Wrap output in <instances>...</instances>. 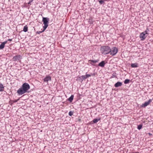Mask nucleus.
Wrapping results in <instances>:
<instances>
[{"mask_svg": "<svg viewBox=\"0 0 153 153\" xmlns=\"http://www.w3.org/2000/svg\"><path fill=\"white\" fill-rule=\"evenodd\" d=\"M30 86L27 83L23 84L21 88L17 91V93L19 95H21L27 92V91L30 89Z\"/></svg>", "mask_w": 153, "mask_h": 153, "instance_id": "nucleus-1", "label": "nucleus"}, {"mask_svg": "<svg viewBox=\"0 0 153 153\" xmlns=\"http://www.w3.org/2000/svg\"><path fill=\"white\" fill-rule=\"evenodd\" d=\"M101 52L104 55L109 53L110 48L108 46H103L100 47Z\"/></svg>", "mask_w": 153, "mask_h": 153, "instance_id": "nucleus-2", "label": "nucleus"}, {"mask_svg": "<svg viewBox=\"0 0 153 153\" xmlns=\"http://www.w3.org/2000/svg\"><path fill=\"white\" fill-rule=\"evenodd\" d=\"M49 19L48 18L43 17L42 21L44 26H43V28H44V30H45L46 28L48 26V23Z\"/></svg>", "mask_w": 153, "mask_h": 153, "instance_id": "nucleus-3", "label": "nucleus"}, {"mask_svg": "<svg viewBox=\"0 0 153 153\" xmlns=\"http://www.w3.org/2000/svg\"><path fill=\"white\" fill-rule=\"evenodd\" d=\"M118 51V48L116 47H114L110 48L109 53L111 56H113L115 55L117 53Z\"/></svg>", "mask_w": 153, "mask_h": 153, "instance_id": "nucleus-4", "label": "nucleus"}, {"mask_svg": "<svg viewBox=\"0 0 153 153\" xmlns=\"http://www.w3.org/2000/svg\"><path fill=\"white\" fill-rule=\"evenodd\" d=\"M146 34H148V33H147L146 30L142 32L140 34V38L141 40L143 41L145 39L147 36H146Z\"/></svg>", "mask_w": 153, "mask_h": 153, "instance_id": "nucleus-5", "label": "nucleus"}, {"mask_svg": "<svg viewBox=\"0 0 153 153\" xmlns=\"http://www.w3.org/2000/svg\"><path fill=\"white\" fill-rule=\"evenodd\" d=\"M99 61V60L98 59L96 60H89L88 61V64H89L93 66H96V63L98 62Z\"/></svg>", "mask_w": 153, "mask_h": 153, "instance_id": "nucleus-6", "label": "nucleus"}, {"mask_svg": "<svg viewBox=\"0 0 153 153\" xmlns=\"http://www.w3.org/2000/svg\"><path fill=\"white\" fill-rule=\"evenodd\" d=\"M20 55H16L14 56L12 59L14 61H16L17 60H19L20 59Z\"/></svg>", "mask_w": 153, "mask_h": 153, "instance_id": "nucleus-7", "label": "nucleus"}, {"mask_svg": "<svg viewBox=\"0 0 153 153\" xmlns=\"http://www.w3.org/2000/svg\"><path fill=\"white\" fill-rule=\"evenodd\" d=\"M51 80V77L50 76H47L44 79V81L45 82H48V81Z\"/></svg>", "mask_w": 153, "mask_h": 153, "instance_id": "nucleus-8", "label": "nucleus"}, {"mask_svg": "<svg viewBox=\"0 0 153 153\" xmlns=\"http://www.w3.org/2000/svg\"><path fill=\"white\" fill-rule=\"evenodd\" d=\"M122 85V83L121 82H118L114 84V86L115 87H118L121 86Z\"/></svg>", "mask_w": 153, "mask_h": 153, "instance_id": "nucleus-9", "label": "nucleus"}, {"mask_svg": "<svg viewBox=\"0 0 153 153\" xmlns=\"http://www.w3.org/2000/svg\"><path fill=\"white\" fill-rule=\"evenodd\" d=\"M105 64L106 63L105 62V61H103L99 64L98 66L103 67L104 66Z\"/></svg>", "mask_w": 153, "mask_h": 153, "instance_id": "nucleus-10", "label": "nucleus"}, {"mask_svg": "<svg viewBox=\"0 0 153 153\" xmlns=\"http://www.w3.org/2000/svg\"><path fill=\"white\" fill-rule=\"evenodd\" d=\"M19 98L17 100H10L9 102V103L11 105H12L14 103L17 102L19 100Z\"/></svg>", "mask_w": 153, "mask_h": 153, "instance_id": "nucleus-11", "label": "nucleus"}, {"mask_svg": "<svg viewBox=\"0 0 153 153\" xmlns=\"http://www.w3.org/2000/svg\"><path fill=\"white\" fill-rule=\"evenodd\" d=\"M4 91V87L2 83H0V91L2 92Z\"/></svg>", "mask_w": 153, "mask_h": 153, "instance_id": "nucleus-12", "label": "nucleus"}, {"mask_svg": "<svg viewBox=\"0 0 153 153\" xmlns=\"http://www.w3.org/2000/svg\"><path fill=\"white\" fill-rule=\"evenodd\" d=\"M74 97V95H71V96L68 99V101H69L70 102H71L73 100Z\"/></svg>", "mask_w": 153, "mask_h": 153, "instance_id": "nucleus-13", "label": "nucleus"}, {"mask_svg": "<svg viewBox=\"0 0 153 153\" xmlns=\"http://www.w3.org/2000/svg\"><path fill=\"white\" fill-rule=\"evenodd\" d=\"M28 30V27L27 25L25 26L23 28V31L25 32H26Z\"/></svg>", "mask_w": 153, "mask_h": 153, "instance_id": "nucleus-14", "label": "nucleus"}, {"mask_svg": "<svg viewBox=\"0 0 153 153\" xmlns=\"http://www.w3.org/2000/svg\"><path fill=\"white\" fill-rule=\"evenodd\" d=\"M100 120V118L98 119H94L93 120V122L94 123H96L99 120Z\"/></svg>", "mask_w": 153, "mask_h": 153, "instance_id": "nucleus-15", "label": "nucleus"}, {"mask_svg": "<svg viewBox=\"0 0 153 153\" xmlns=\"http://www.w3.org/2000/svg\"><path fill=\"white\" fill-rule=\"evenodd\" d=\"M5 45L2 42L1 44L0 45V49H3Z\"/></svg>", "mask_w": 153, "mask_h": 153, "instance_id": "nucleus-16", "label": "nucleus"}, {"mask_svg": "<svg viewBox=\"0 0 153 153\" xmlns=\"http://www.w3.org/2000/svg\"><path fill=\"white\" fill-rule=\"evenodd\" d=\"M149 104L148 102H145L142 105V107H145Z\"/></svg>", "mask_w": 153, "mask_h": 153, "instance_id": "nucleus-17", "label": "nucleus"}, {"mask_svg": "<svg viewBox=\"0 0 153 153\" xmlns=\"http://www.w3.org/2000/svg\"><path fill=\"white\" fill-rule=\"evenodd\" d=\"M130 80L128 79H126L124 81V83L125 84H128Z\"/></svg>", "mask_w": 153, "mask_h": 153, "instance_id": "nucleus-18", "label": "nucleus"}, {"mask_svg": "<svg viewBox=\"0 0 153 153\" xmlns=\"http://www.w3.org/2000/svg\"><path fill=\"white\" fill-rule=\"evenodd\" d=\"M105 1V0H99V1L100 4H102L104 3V1Z\"/></svg>", "mask_w": 153, "mask_h": 153, "instance_id": "nucleus-19", "label": "nucleus"}, {"mask_svg": "<svg viewBox=\"0 0 153 153\" xmlns=\"http://www.w3.org/2000/svg\"><path fill=\"white\" fill-rule=\"evenodd\" d=\"M45 30H44V28H43V30L42 31H39L36 32V33L40 34L42 32H43Z\"/></svg>", "mask_w": 153, "mask_h": 153, "instance_id": "nucleus-20", "label": "nucleus"}, {"mask_svg": "<svg viewBox=\"0 0 153 153\" xmlns=\"http://www.w3.org/2000/svg\"><path fill=\"white\" fill-rule=\"evenodd\" d=\"M81 77H82V79L84 80L87 78V77H86L85 75H82V76H81Z\"/></svg>", "mask_w": 153, "mask_h": 153, "instance_id": "nucleus-21", "label": "nucleus"}, {"mask_svg": "<svg viewBox=\"0 0 153 153\" xmlns=\"http://www.w3.org/2000/svg\"><path fill=\"white\" fill-rule=\"evenodd\" d=\"M142 127V125H139L138 126L137 128L138 129L140 130L141 129Z\"/></svg>", "mask_w": 153, "mask_h": 153, "instance_id": "nucleus-22", "label": "nucleus"}, {"mask_svg": "<svg viewBox=\"0 0 153 153\" xmlns=\"http://www.w3.org/2000/svg\"><path fill=\"white\" fill-rule=\"evenodd\" d=\"M73 112L72 111H70L69 112L68 114L70 116H72L73 115Z\"/></svg>", "mask_w": 153, "mask_h": 153, "instance_id": "nucleus-23", "label": "nucleus"}, {"mask_svg": "<svg viewBox=\"0 0 153 153\" xmlns=\"http://www.w3.org/2000/svg\"><path fill=\"white\" fill-rule=\"evenodd\" d=\"M87 78L91 76V75L89 74H86L85 75Z\"/></svg>", "mask_w": 153, "mask_h": 153, "instance_id": "nucleus-24", "label": "nucleus"}, {"mask_svg": "<svg viewBox=\"0 0 153 153\" xmlns=\"http://www.w3.org/2000/svg\"><path fill=\"white\" fill-rule=\"evenodd\" d=\"M152 102V100L151 99H149L148 101L147 102H148L149 104L150 103Z\"/></svg>", "mask_w": 153, "mask_h": 153, "instance_id": "nucleus-25", "label": "nucleus"}, {"mask_svg": "<svg viewBox=\"0 0 153 153\" xmlns=\"http://www.w3.org/2000/svg\"><path fill=\"white\" fill-rule=\"evenodd\" d=\"M33 1V0L30 1L28 3V4H30Z\"/></svg>", "mask_w": 153, "mask_h": 153, "instance_id": "nucleus-26", "label": "nucleus"}, {"mask_svg": "<svg viewBox=\"0 0 153 153\" xmlns=\"http://www.w3.org/2000/svg\"><path fill=\"white\" fill-rule=\"evenodd\" d=\"M7 42V41H4L3 42V43L4 44V45H5V44H6Z\"/></svg>", "mask_w": 153, "mask_h": 153, "instance_id": "nucleus-27", "label": "nucleus"}, {"mask_svg": "<svg viewBox=\"0 0 153 153\" xmlns=\"http://www.w3.org/2000/svg\"><path fill=\"white\" fill-rule=\"evenodd\" d=\"M148 134L150 137H151L152 135V134L150 133H149Z\"/></svg>", "mask_w": 153, "mask_h": 153, "instance_id": "nucleus-28", "label": "nucleus"}, {"mask_svg": "<svg viewBox=\"0 0 153 153\" xmlns=\"http://www.w3.org/2000/svg\"><path fill=\"white\" fill-rule=\"evenodd\" d=\"M131 66L132 68H134V63H132L131 64Z\"/></svg>", "mask_w": 153, "mask_h": 153, "instance_id": "nucleus-29", "label": "nucleus"}, {"mask_svg": "<svg viewBox=\"0 0 153 153\" xmlns=\"http://www.w3.org/2000/svg\"><path fill=\"white\" fill-rule=\"evenodd\" d=\"M137 63H134V68L136 67H137Z\"/></svg>", "mask_w": 153, "mask_h": 153, "instance_id": "nucleus-30", "label": "nucleus"}, {"mask_svg": "<svg viewBox=\"0 0 153 153\" xmlns=\"http://www.w3.org/2000/svg\"><path fill=\"white\" fill-rule=\"evenodd\" d=\"M12 41V39H9L7 40V41Z\"/></svg>", "mask_w": 153, "mask_h": 153, "instance_id": "nucleus-31", "label": "nucleus"}]
</instances>
